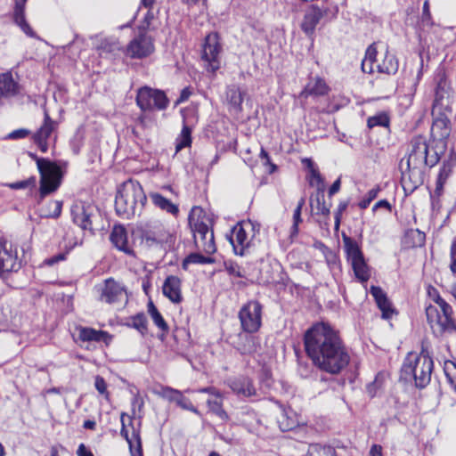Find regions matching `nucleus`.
Wrapping results in <instances>:
<instances>
[{
  "mask_svg": "<svg viewBox=\"0 0 456 456\" xmlns=\"http://www.w3.org/2000/svg\"><path fill=\"white\" fill-rule=\"evenodd\" d=\"M305 349L313 363L321 370L338 374L350 362V355L337 330L320 322L304 337Z\"/></svg>",
  "mask_w": 456,
  "mask_h": 456,
  "instance_id": "1",
  "label": "nucleus"
},
{
  "mask_svg": "<svg viewBox=\"0 0 456 456\" xmlns=\"http://www.w3.org/2000/svg\"><path fill=\"white\" fill-rule=\"evenodd\" d=\"M440 159L437 152L428 153V145L422 136L414 137L411 141V149L406 159V168L401 161V183L406 193L413 192L423 183L424 168L436 166Z\"/></svg>",
  "mask_w": 456,
  "mask_h": 456,
  "instance_id": "2",
  "label": "nucleus"
},
{
  "mask_svg": "<svg viewBox=\"0 0 456 456\" xmlns=\"http://www.w3.org/2000/svg\"><path fill=\"white\" fill-rule=\"evenodd\" d=\"M434 369V362L425 342L421 343L419 354L410 352L405 357L401 378L405 381H414L418 388L426 387L430 380Z\"/></svg>",
  "mask_w": 456,
  "mask_h": 456,
  "instance_id": "3",
  "label": "nucleus"
},
{
  "mask_svg": "<svg viewBox=\"0 0 456 456\" xmlns=\"http://www.w3.org/2000/svg\"><path fill=\"white\" fill-rule=\"evenodd\" d=\"M146 201L142 185L135 180L128 179L118 190L115 209L119 216L129 219L141 215Z\"/></svg>",
  "mask_w": 456,
  "mask_h": 456,
  "instance_id": "4",
  "label": "nucleus"
},
{
  "mask_svg": "<svg viewBox=\"0 0 456 456\" xmlns=\"http://www.w3.org/2000/svg\"><path fill=\"white\" fill-rule=\"evenodd\" d=\"M31 158L37 161V168L40 174L39 192L41 198L54 192L58 190L62 180V171L61 167L54 162L46 159L37 158L34 154H30Z\"/></svg>",
  "mask_w": 456,
  "mask_h": 456,
  "instance_id": "5",
  "label": "nucleus"
},
{
  "mask_svg": "<svg viewBox=\"0 0 456 456\" xmlns=\"http://www.w3.org/2000/svg\"><path fill=\"white\" fill-rule=\"evenodd\" d=\"M258 229L251 221L238 223L232 230L229 238L236 255L244 256L254 245Z\"/></svg>",
  "mask_w": 456,
  "mask_h": 456,
  "instance_id": "6",
  "label": "nucleus"
},
{
  "mask_svg": "<svg viewBox=\"0 0 456 456\" xmlns=\"http://www.w3.org/2000/svg\"><path fill=\"white\" fill-rule=\"evenodd\" d=\"M342 239L347 259L351 263L355 277L362 282L367 281L370 274L358 243L345 233L342 234Z\"/></svg>",
  "mask_w": 456,
  "mask_h": 456,
  "instance_id": "7",
  "label": "nucleus"
},
{
  "mask_svg": "<svg viewBox=\"0 0 456 456\" xmlns=\"http://www.w3.org/2000/svg\"><path fill=\"white\" fill-rule=\"evenodd\" d=\"M135 101L137 106L143 112L151 111L153 110H166L169 103L163 91L149 86H143L138 89Z\"/></svg>",
  "mask_w": 456,
  "mask_h": 456,
  "instance_id": "8",
  "label": "nucleus"
},
{
  "mask_svg": "<svg viewBox=\"0 0 456 456\" xmlns=\"http://www.w3.org/2000/svg\"><path fill=\"white\" fill-rule=\"evenodd\" d=\"M263 306L257 300H249L239 311L241 329L246 333L258 331L262 325Z\"/></svg>",
  "mask_w": 456,
  "mask_h": 456,
  "instance_id": "9",
  "label": "nucleus"
},
{
  "mask_svg": "<svg viewBox=\"0 0 456 456\" xmlns=\"http://www.w3.org/2000/svg\"><path fill=\"white\" fill-rule=\"evenodd\" d=\"M142 242L147 247H170L175 242L173 234L160 223L147 224L142 231Z\"/></svg>",
  "mask_w": 456,
  "mask_h": 456,
  "instance_id": "10",
  "label": "nucleus"
},
{
  "mask_svg": "<svg viewBox=\"0 0 456 456\" xmlns=\"http://www.w3.org/2000/svg\"><path fill=\"white\" fill-rule=\"evenodd\" d=\"M221 52L219 35L216 32L209 33L205 38L202 50V60L207 63L208 71L215 73L220 68Z\"/></svg>",
  "mask_w": 456,
  "mask_h": 456,
  "instance_id": "11",
  "label": "nucleus"
},
{
  "mask_svg": "<svg viewBox=\"0 0 456 456\" xmlns=\"http://www.w3.org/2000/svg\"><path fill=\"white\" fill-rule=\"evenodd\" d=\"M193 238L196 247L211 255L216 252L214 232L208 224L202 221H197L192 227Z\"/></svg>",
  "mask_w": 456,
  "mask_h": 456,
  "instance_id": "12",
  "label": "nucleus"
},
{
  "mask_svg": "<svg viewBox=\"0 0 456 456\" xmlns=\"http://www.w3.org/2000/svg\"><path fill=\"white\" fill-rule=\"evenodd\" d=\"M441 311L443 313L442 315L439 314L436 307L433 305L427 307L426 315L428 323L432 328H434L435 325L439 326L440 331L452 330L455 325L452 319L453 311L452 306L447 303L442 306Z\"/></svg>",
  "mask_w": 456,
  "mask_h": 456,
  "instance_id": "13",
  "label": "nucleus"
},
{
  "mask_svg": "<svg viewBox=\"0 0 456 456\" xmlns=\"http://www.w3.org/2000/svg\"><path fill=\"white\" fill-rule=\"evenodd\" d=\"M183 128L175 140L176 151L191 144V131L193 125L197 122L196 111L193 108H187L182 110Z\"/></svg>",
  "mask_w": 456,
  "mask_h": 456,
  "instance_id": "14",
  "label": "nucleus"
},
{
  "mask_svg": "<svg viewBox=\"0 0 456 456\" xmlns=\"http://www.w3.org/2000/svg\"><path fill=\"white\" fill-rule=\"evenodd\" d=\"M452 94V88L446 79L441 77L436 87L432 110L433 116H435L436 113L451 110Z\"/></svg>",
  "mask_w": 456,
  "mask_h": 456,
  "instance_id": "15",
  "label": "nucleus"
},
{
  "mask_svg": "<svg viewBox=\"0 0 456 456\" xmlns=\"http://www.w3.org/2000/svg\"><path fill=\"white\" fill-rule=\"evenodd\" d=\"M154 52V44L151 36L141 32L127 45V54L132 58H144Z\"/></svg>",
  "mask_w": 456,
  "mask_h": 456,
  "instance_id": "16",
  "label": "nucleus"
},
{
  "mask_svg": "<svg viewBox=\"0 0 456 456\" xmlns=\"http://www.w3.org/2000/svg\"><path fill=\"white\" fill-rule=\"evenodd\" d=\"M20 268L17 251L11 243L0 240V273L17 272Z\"/></svg>",
  "mask_w": 456,
  "mask_h": 456,
  "instance_id": "17",
  "label": "nucleus"
},
{
  "mask_svg": "<svg viewBox=\"0 0 456 456\" xmlns=\"http://www.w3.org/2000/svg\"><path fill=\"white\" fill-rule=\"evenodd\" d=\"M99 291L100 300L108 304L121 301L125 294L124 287L111 278L105 280Z\"/></svg>",
  "mask_w": 456,
  "mask_h": 456,
  "instance_id": "18",
  "label": "nucleus"
},
{
  "mask_svg": "<svg viewBox=\"0 0 456 456\" xmlns=\"http://www.w3.org/2000/svg\"><path fill=\"white\" fill-rule=\"evenodd\" d=\"M57 127V123L53 120L48 112L45 110L44 113V123L40 128L35 133L33 139L35 143L38 146L42 152H46L48 150L47 140Z\"/></svg>",
  "mask_w": 456,
  "mask_h": 456,
  "instance_id": "19",
  "label": "nucleus"
},
{
  "mask_svg": "<svg viewBox=\"0 0 456 456\" xmlns=\"http://www.w3.org/2000/svg\"><path fill=\"white\" fill-rule=\"evenodd\" d=\"M94 207L90 205L77 204L71 208L73 222L83 230H92V216Z\"/></svg>",
  "mask_w": 456,
  "mask_h": 456,
  "instance_id": "20",
  "label": "nucleus"
},
{
  "mask_svg": "<svg viewBox=\"0 0 456 456\" xmlns=\"http://www.w3.org/2000/svg\"><path fill=\"white\" fill-rule=\"evenodd\" d=\"M453 168V163L451 160H446L443 162V165L438 173L436 182V189L433 193H431V200L432 205L435 207L439 202V198L442 196L444 192V185L445 184L447 179L451 175Z\"/></svg>",
  "mask_w": 456,
  "mask_h": 456,
  "instance_id": "21",
  "label": "nucleus"
},
{
  "mask_svg": "<svg viewBox=\"0 0 456 456\" xmlns=\"http://www.w3.org/2000/svg\"><path fill=\"white\" fill-rule=\"evenodd\" d=\"M431 127V135L435 140H446L451 134L450 120L444 111L436 113Z\"/></svg>",
  "mask_w": 456,
  "mask_h": 456,
  "instance_id": "22",
  "label": "nucleus"
},
{
  "mask_svg": "<svg viewBox=\"0 0 456 456\" xmlns=\"http://www.w3.org/2000/svg\"><path fill=\"white\" fill-rule=\"evenodd\" d=\"M181 285L182 281L179 277L175 275L167 276L162 286L164 296L173 303H180L183 299Z\"/></svg>",
  "mask_w": 456,
  "mask_h": 456,
  "instance_id": "23",
  "label": "nucleus"
},
{
  "mask_svg": "<svg viewBox=\"0 0 456 456\" xmlns=\"http://www.w3.org/2000/svg\"><path fill=\"white\" fill-rule=\"evenodd\" d=\"M229 387L239 396L249 397L256 395L252 381L244 376L237 377L227 381Z\"/></svg>",
  "mask_w": 456,
  "mask_h": 456,
  "instance_id": "24",
  "label": "nucleus"
},
{
  "mask_svg": "<svg viewBox=\"0 0 456 456\" xmlns=\"http://www.w3.org/2000/svg\"><path fill=\"white\" fill-rule=\"evenodd\" d=\"M370 294L373 296L375 302L382 313V318L388 320L395 313L391 302L388 300L387 294L379 288L372 286Z\"/></svg>",
  "mask_w": 456,
  "mask_h": 456,
  "instance_id": "25",
  "label": "nucleus"
},
{
  "mask_svg": "<svg viewBox=\"0 0 456 456\" xmlns=\"http://www.w3.org/2000/svg\"><path fill=\"white\" fill-rule=\"evenodd\" d=\"M112 244L120 251L127 255H133L134 251L127 242V234L124 226L115 225L110 236Z\"/></svg>",
  "mask_w": 456,
  "mask_h": 456,
  "instance_id": "26",
  "label": "nucleus"
},
{
  "mask_svg": "<svg viewBox=\"0 0 456 456\" xmlns=\"http://www.w3.org/2000/svg\"><path fill=\"white\" fill-rule=\"evenodd\" d=\"M323 15L324 12L319 7L313 5L304 16L301 25L303 31L308 35L314 33Z\"/></svg>",
  "mask_w": 456,
  "mask_h": 456,
  "instance_id": "27",
  "label": "nucleus"
},
{
  "mask_svg": "<svg viewBox=\"0 0 456 456\" xmlns=\"http://www.w3.org/2000/svg\"><path fill=\"white\" fill-rule=\"evenodd\" d=\"M19 93V85L14 81L12 73L0 74V99L11 98Z\"/></svg>",
  "mask_w": 456,
  "mask_h": 456,
  "instance_id": "28",
  "label": "nucleus"
},
{
  "mask_svg": "<svg viewBox=\"0 0 456 456\" xmlns=\"http://www.w3.org/2000/svg\"><path fill=\"white\" fill-rule=\"evenodd\" d=\"M329 91V86L325 81L319 77H312L306 84L305 87L301 93L302 96H322L325 95Z\"/></svg>",
  "mask_w": 456,
  "mask_h": 456,
  "instance_id": "29",
  "label": "nucleus"
},
{
  "mask_svg": "<svg viewBox=\"0 0 456 456\" xmlns=\"http://www.w3.org/2000/svg\"><path fill=\"white\" fill-rule=\"evenodd\" d=\"M250 333H243L239 335V341L236 349L241 354H252L258 348V341L256 337L249 335Z\"/></svg>",
  "mask_w": 456,
  "mask_h": 456,
  "instance_id": "30",
  "label": "nucleus"
},
{
  "mask_svg": "<svg viewBox=\"0 0 456 456\" xmlns=\"http://www.w3.org/2000/svg\"><path fill=\"white\" fill-rule=\"evenodd\" d=\"M399 64L396 58L388 53L387 49L384 53L382 61L378 60L376 69L382 74H395L398 70Z\"/></svg>",
  "mask_w": 456,
  "mask_h": 456,
  "instance_id": "31",
  "label": "nucleus"
},
{
  "mask_svg": "<svg viewBox=\"0 0 456 456\" xmlns=\"http://www.w3.org/2000/svg\"><path fill=\"white\" fill-rule=\"evenodd\" d=\"M246 92L241 90L239 86L232 85L227 87L226 99L231 107L237 112L241 111L242 102Z\"/></svg>",
  "mask_w": 456,
  "mask_h": 456,
  "instance_id": "32",
  "label": "nucleus"
},
{
  "mask_svg": "<svg viewBox=\"0 0 456 456\" xmlns=\"http://www.w3.org/2000/svg\"><path fill=\"white\" fill-rule=\"evenodd\" d=\"M152 203L163 211H166L173 216H176L179 212L178 206L172 203L169 200L158 192L150 194Z\"/></svg>",
  "mask_w": 456,
  "mask_h": 456,
  "instance_id": "33",
  "label": "nucleus"
},
{
  "mask_svg": "<svg viewBox=\"0 0 456 456\" xmlns=\"http://www.w3.org/2000/svg\"><path fill=\"white\" fill-rule=\"evenodd\" d=\"M378 51L375 44L370 45L365 53V57L362 61V70L365 73H374L378 62Z\"/></svg>",
  "mask_w": 456,
  "mask_h": 456,
  "instance_id": "34",
  "label": "nucleus"
},
{
  "mask_svg": "<svg viewBox=\"0 0 456 456\" xmlns=\"http://www.w3.org/2000/svg\"><path fill=\"white\" fill-rule=\"evenodd\" d=\"M279 428L281 431H289L297 426V419L291 410L283 409L277 418Z\"/></svg>",
  "mask_w": 456,
  "mask_h": 456,
  "instance_id": "35",
  "label": "nucleus"
},
{
  "mask_svg": "<svg viewBox=\"0 0 456 456\" xmlns=\"http://www.w3.org/2000/svg\"><path fill=\"white\" fill-rule=\"evenodd\" d=\"M426 235L418 229H411L405 232L403 245L406 248H417L424 245Z\"/></svg>",
  "mask_w": 456,
  "mask_h": 456,
  "instance_id": "36",
  "label": "nucleus"
},
{
  "mask_svg": "<svg viewBox=\"0 0 456 456\" xmlns=\"http://www.w3.org/2000/svg\"><path fill=\"white\" fill-rule=\"evenodd\" d=\"M14 21L28 37H34V32L25 19L24 3H16L14 10Z\"/></svg>",
  "mask_w": 456,
  "mask_h": 456,
  "instance_id": "37",
  "label": "nucleus"
},
{
  "mask_svg": "<svg viewBox=\"0 0 456 456\" xmlns=\"http://www.w3.org/2000/svg\"><path fill=\"white\" fill-rule=\"evenodd\" d=\"M108 337V333L102 330H96L92 328H81L78 338L82 341H102Z\"/></svg>",
  "mask_w": 456,
  "mask_h": 456,
  "instance_id": "38",
  "label": "nucleus"
},
{
  "mask_svg": "<svg viewBox=\"0 0 456 456\" xmlns=\"http://www.w3.org/2000/svg\"><path fill=\"white\" fill-rule=\"evenodd\" d=\"M147 324V318L143 313H139L134 316H131L129 322L127 323L129 327L135 329L142 336H144L148 331Z\"/></svg>",
  "mask_w": 456,
  "mask_h": 456,
  "instance_id": "39",
  "label": "nucleus"
},
{
  "mask_svg": "<svg viewBox=\"0 0 456 456\" xmlns=\"http://www.w3.org/2000/svg\"><path fill=\"white\" fill-rule=\"evenodd\" d=\"M306 456H337V453L331 446L314 444L309 445Z\"/></svg>",
  "mask_w": 456,
  "mask_h": 456,
  "instance_id": "40",
  "label": "nucleus"
},
{
  "mask_svg": "<svg viewBox=\"0 0 456 456\" xmlns=\"http://www.w3.org/2000/svg\"><path fill=\"white\" fill-rule=\"evenodd\" d=\"M207 403L210 411L218 416L222 420L228 419V415L226 411L223 409L222 395H220V397H215L213 399L209 398L207 401Z\"/></svg>",
  "mask_w": 456,
  "mask_h": 456,
  "instance_id": "41",
  "label": "nucleus"
},
{
  "mask_svg": "<svg viewBox=\"0 0 456 456\" xmlns=\"http://www.w3.org/2000/svg\"><path fill=\"white\" fill-rule=\"evenodd\" d=\"M148 313L151 315L154 324L163 331L168 330V326L163 319L161 314L159 312L157 307L154 305L152 301L148 304Z\"/></svg>",
  "mask_w": 456,
  "mask_h": 456,
  "instance_id": "42",
  "label": "nucleus"
},
{
  "mask_svg": "<svg viewBox=\"0 0 456 456\" xmlns=\"http://www.w3.org/2000/svg\"><path fill=\"white\" fill-rule=\"evenodd\" d=\"M307 162H308V167L310 169V181H309L310 184L312 186L315 185L317 187V191H324L325 185H324V181H323L321 174L314 167V164L312 163L311 160H307Z\"/></svg>",
  "mask_w": 456,
  "mask_h": 456,
  "instance_id": "43",
  "label": "nucleus"
},
{
  "mask_svg": "<svg viewBox=\"0 0 456 456\" xmlns=\"http://www.w3.org/2000/svg\"><path fill=\"white\" fill-rule=\"evenodd\" d=\"M212 263H214V258L211 256H205L200 253H191L183 260V267L187 269V265L190 264L206 265Z\"/></svg>",
  "mask_w": 456,
  "mask_h": 456,
  "instance_id": "44",
  "label": "nucleus"
},
{
  "mask_svg": "<svg viewBox=\"0 0 456 456\" xmlns=\"http://www.w3.org/2000/svg\"><path fill=\"white\" fill-rule=\"evenodd\" d=\"M61 208L62 201L51 200L42 211L45 216L56 218L60 216Z\"/></svg>",
  "mask_w": 456,
  "mask_h": 456,
  "instance_id": "45",
  "label": "nucleus"
},
{
  "mask_svg": "<svg viewBox=\"0 0 456 456\" xmlns=\"http://www.w3.org/2000/svg\"><path fill=\"white\" fill-rule=\"evenodd\" d=\"M389 118L386 113H379L375 116L370 117L367 120V126L369 128H372L375 126H382L388 127L389 126Z\"/></svg>",
  "mask_w": 456,
  "mask_h": 456,
  "instance_id": "46",
  "label": "nucleus"
},
{
  "mask_svg": "<svg viewBox=\"0 0 456 456\" xmlns=\"http://www.w3.org/2000/svg\"><path fill=\"white\" fill-rule=\"evenodd\" d=\"M180 390L172 388L170 387L161 386L159 390L155 391V394L169 401V402H176L177 397L180 396Z\"/></svg>",
  "mask_w": 456,
  "mask_h": 456,
  "instance_id": "47",
  "label": "nucleus"
},
{
  "mask_svg": "<svg viewBox=\"0 0 456 456\" xmlns=\"http://www.w3.org/2000/svg\"><path fill=\"white\" fill-rule=\"evenodd\" d=\"M224 268L230 275L239 278L245 277V270L231 260L224 262Z\"/></svg>",
  "mask_w": 456,
  "mask_h": 456,
  "instance_id": "48",
  "label": "nucleus"
},
{
  "mask_svg": "<svg viewBox=\"0 0 456 456\" xmlns=\"http://www.w3.org/2000/svg\"><path fill=\"white\" fill-rule=\"evenodd\" d=\"M379 191L380 189L379 186L370 189L363 197V199L359 202V208L362 209L367 208L370 202L377 198Z\"/></svg>",
  "mask_w": 456,
  "mask_h": 456,
  "instance_id": "49",
  "label": "nucleus"
},
{
  "mask_svg": "<svg viewBox=\"0 0 456 456\" xmlns=\"http://www.w3.org/2000/svg\"><path fill=\"white\" fill-rule=\"evenodd\" d=\"M134 442H130L129 450L131 456H142L141 438L138 433L133 431Z\"/></svg>",
  "mask_w": 456,
  "mask_h": 456,
  "instance_id": "50",
  "label": "nucleus"
},
{
  "mask_svg": "<svg viewBox=\"0 0 456 456\" xmlns=\"http://www.w3.org/2000/svg\"><path fill=\"white\" fill-rule=\"evenodd\" d=\"M316 203L317 214H321L322 216H328L330 214V207L326 205L324 200V191H317Z\"/></svg>",
  "mask_w": 456,
  "mask_h": 456,
  "instance_id": "51",
  "label": "nucleus"
},
{
  "mask_svg": "<svg viewBox=\"0 0 456 456\" xmlns=\"http://www.w3.org/2000/svg\"><path fill=\"white\" fill-rule=\"evenodd\" d=\"M433 24L434 23L432 21L430 11H429V4H428V2L426 1L423 4L420 25L423 28H425L432 27Z\"/></svg>",
  "mask_w": 456,
  "mask_h": 456,
  "instance_id": "52",
  "label": "nucleus"
},
{
  "mask_svg": "<svg viewBox=\"0 0 456 456\" xmlns=\"http://www.w3.org/2000/svg\"><path fill=\"white\" fill-rule=\"evenodd\" d=\"M175 403L183 410L190 411L196 414L199 413L197 408L192 404L189 398L183 395V393H180V396L177 397Z\"/></svg>",
  "mask_w": 456,
  "mask_h": 456,
  "instance_id": "53",
  "label": "nucleus"
},
{
  "mask_svg": "<svg viewBox=\"0 0 456 456\" xmlns=\"http://www.w3.org/2000/svg\"><path fill=\"white\" fill-rule=\"evenodd\" d=\"M136 122L138 126L147 129L152 126L154 120L150 115L143 113L137 118Z\"/></svg>",
  "mask_w": 456,
  "mask_h": 456,
  "instance_id": "54",
  "label": "nucleus"
},
{
  "mask_svg": "<svg viewBox=\"0 0 456 456\" xmlns=\"http://www.w3.org/2000/svg\"><path fill=\"white\" fill-rule=\"evenodd\" d=\"M302 222L301 211L295 209L293 213V224L290 229V237L297 236L298 233V225Z\"/></svg>",
  "mask_w": 456,
  "mask_h": 456,
  "instance_id": "55",
  "label": "nucleus"
},
{
  "mask_svg": "<svg viewBox=\"0 0 456 456\" xmlns=\"http://www.w3.org/2000/svg\"><path fill=\"white\" fill-rule=\"evenodd\" d=\"M36 179L34 177H31L29 179L20 181L16 183H8L7 186L13 190H20L25 189L28 186H33L35 184Z\"/></svg>",
  "mask_w": 456,
  "mask_h": 456,
  "instance_id": "56",
  "label": "nucleus"
},
{
  "mask_svg": "<svg viewBox=\"0 0 456 456\" xmlns=\"http://www.w3.org/2000/svg\"><path fill=\"white\" fill-rule=\"evenodd\" d=\"M94 387L101 395H104L106 398L109 397V393L107 391V384L102 377H95Z\"/></svg>",
  "mask_w": 456,
  "mask_h": 456,
  "instance_id": "57",
  "label": "nucleus"
},
{
  "mask_svg": "<svg viewBox=\"0 0 456 456\" xmlns=\"http://www.w3.org/2000/svg\"><path fill=\"white\" fill-rule=\"evenodd\" d=\"M29 134H30L29 130L25 129V128H20V129H17V130L11 132L7 135L6 138L11 139V140H18V139L27 137Z\"/></svg>",
  "mask_w": 456,
  "mask_h": 456,
  "instance_id": "58",
  "label": "nucleus"
},
{
  "mask_svg": "<svg viewBox=\"0 0 456 456\" xmlns=\"http://www.w3.org/2000/svg\"><path fill=\"white\" fill-rule=\"evenodd\" d=\"M65 259V254L63 253H60L56 256H53L52 257H49V258H46L44 263L46 265H49V266H52L55 264H57L58 262L60 261H62Z\"/></svg>",
  "mask_w": 456,
  "mask_h": 456,
  "instance_id": "59",
  "label": "nucleus"
},
{
  "mask_svg": "<svg viewBox=\"0 0 456 456\" xmlns=\"http://www.w3.org/2000/svg\"><path fill=\"white\" fill-rule=\"evenodd\" d=\"M198 391L200 393L209 394V395H213L214 397H220V395H221V393L214 387H204Z\"/></svg>",
  "mask_w": 456,
  "mask_h": 456,
  "instance_id": "60",
  "label": "nucleus"
},
{
  "mask_svg": "<svg viewBox=\"0 0 456 456\" xmlns=\"http://www.w3.org/2000/svg\"><path fill=\"white\" fill-rule=\"evenodd\" d=\"M77 454V456H94L92 452L88 450L84 444L78 445Z\"/></svg>",
  "mask_w": 456,
  "mask_h": 456,
  "instance_id": "61",
  "label": "nucleus"
},
{
  "mask_svg": "<svg viewBox=\"0 0 456 456\" xmlns=\"http://www.w3.org/2000/svg\"><path fill=\"white\" fill-rule=\"evenodd\" d=\"M370 456H383L381 445L373 444L370 450Z\"/></svg>",
  "mask_w": 456,
  "mask_h": 456,
  "instance_id": "62",
  "label": "nucleus"
},
{
  "mask_svg": "<svg viewBox=\"0 0 456 456\" xmlns=\"http://www.w3.org/2000/svg\"><path fill=\"white\" fill-rule=\"evenodd\" d=\"M340 185H341V183H340V179L338 178L330 186V188L329 190V195L332 196L335 193H337L340 190Z\"/></svg>",
  "mask_w": 456,
  "mask_h": 456,
  "instance_id": "63",
  "label": "nucleus"
},
{
  "mask_svg": "<svg viewBox=\"0 0 456 456\" xmlns=\"http://www.w3.org/2000/svg\"><path fill=\"white\" fill-rule=\"evenodd\" d=\"M190 95H191V91L189 90V88H183L181 92L179 99L177 100V103H180V102H183L188 100Z\"/></svg>",
  "mask_w": 456,
  "mask_h": 456,
  "instance_id": "64",
  "label": "nucleus"
}]
</instances>
